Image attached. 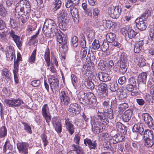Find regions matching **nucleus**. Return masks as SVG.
Returning <instances> with one entry per match:
<instances>
[{
    "label": "nucleus",
    "mask_w": 154,
    "mask_h": 154,
    "mask_svg": "<svg viewBox=\"0 0 154 154\" xmlns=\"http://www.w3.org/2000/svg\"><path fill=\"white\" fill-rule=\"evenodd\" d=\"M70 11L72 17L76 19L78 17V9L72 7L70 8Z\"/></svg>",
    "instance_id": "nucleus-38"
},
{
    "label": "nucleus",
    "mask_w": 154,
    "mask_h": 154,
    "mask_svg": "<svg viewBox=\"0 0 154 154\" xmlns=\"http://www.w3.org/2000/svg\"><path fill=\"white\" fill-rule=\"evenodd\" d=\"M71 42L74 47H77L79 44L78 38L75 36H73Z\"/></svg>",
    "instance_id": "nucleus-57"
},
{
    "label": "nucleus",
    "mask_w": 154,
    "mask_h": 154,
    "mask_svg": "<svg viewBox=\"0 0 154 154\" xmlns=\"http://www.w3.org/2000/svg\"><path fill=\"white\" fill-rule=\"evenodd\" d=\"M87 48H85V49H82L81 52V57L82 58H85L87 54Z\"/></svg>",
    "instance_id": "nucleus-63"
},
{
    "label": "nucleus",
    "mask_w": 154,
    "mask_h": 154,
    "mask_svg": "<svg viewBox=\"0 0 154 154\" xmlns=\"http://www.w3.org/2000/svg\"><path fill=\"white\" fill-rule=\"evenodd\" d=\"M144 19L140 17L137 18L135 20L137 28L141 31L145 30L147 27L146 21Z\"/></svg>",
    "instance_id": "nucleus-15"
},
{
    "label": "nucleus",
    "mask_w": 154,
    "mask_h": 154,
    "mask_svg": "<svg viewBox=\"0 0 154 154\" xmlns=\"http://www.w3.org/2000/svg\"><path fill=\"white\" fill-rule=\"evenodd\" d=\"M61 3L60 0H54L53 4V10L55 11L59 9L61 7Z\"/></svg>",
    "instance_id": "nucleus-36"
},
{
    "label": "nucleus",
    "mask_w": 154,
    "mask_h": 154,
    "mask_svg": "<svg viewBox=\"0 0 154 154\" xmlns=\"http://www.w3.org/2000/svg\"><path fill=\"white\" fill-rule=\"evenodd\" d=\"M6 57L8 60H12L14 55V51L12 46L9 47L6 53Z\"/></svg>",
    "instance_id": "nucleus-24"
},
{
    "label": "nucleus",
    "mask_w": 154,
    "mask_h": 154,
    "mask_svg": "<svg viewBox=\"0 0 154 154\" xmlns=\"http://www.w3.org/2000/svg\"><path fill=\"white\" fill-rule=\"evenodd\" d=\"M51 122L55 131L58 133H60L62 131V126L60 119L58 117L52 118Z\"/></svg>",
    "instance_id": "nucleus-11"
},
{
    "label": "nucleus",
    "mask_w": 154,
    "mask_h": 154,
    "mask_svg": "<svg viewBox=\"0 0 154 154\" xmlns=\"http://www.w3.org/2000/svg\"><path fill=\"white\" fill-rule=\"evenodd\" d=\"M100 12L99 10L97 8H95L93 10V18L96 20H97L98 18V15Z\"/></svg>",
    "instance_id": "nucleus-53"
},
{
    "label": "nucleus",
    "mask_w": 154,
    "mask_h": 154,
    "mask_svg": "<svg viewBox=\"0 0 154 154\" xmlns=\"http://www.w3.org/2000/svg\"><path fill=\"white\" fill-rule=\"evenodd\" d=\"M7 14V11L3 6L0 8V15L3 17L5 16Z\"/></svg>",
    "instance_id": "nucleus-64"
},
{
    "label": "nucleus",
    "mask_w": 154,
    "mask_h": 154,
    "mask_svg": "<svg viewBox=\"0 0 154 154\" xmlns=\"http://www.w3.org/2000/svg\"><path fill=\"white\" fill-rule=\"evenodd\" d=\"M142 117L145 123L148 125L149 128L152 126L153 119L147 113H143Z\"/></svg>",
    "instance_id": "nucleus-20"
},
{
    "label": "nucleus",
    "mask_w": 154,
    "mask_h": 154,
    "mask_svg": "<svg viewBox=\"0 0 154 154\" xmlns=\"http://www.w3.org/2000/svg\"><path fill=\"white\" fill-rule=\"evenodd\" d=\"M65 127L69 133L72 135L74 132L75 127L68 119H65Z\"/></svg>",
    "instance_id": "nucleus-21"
},
{
    "label": "nucleus",
    "mask_w": 154,
    "mask_h": 154,
    "mask_svg": "<svg viewBox=\"0 0 154 154\" xmlns=\"http://www.w3.org/2000/svg\"><path fill=\"white\" fill-rule=\"evenodd\" d=\"M126 63H120L119 68V71L122 73H125L127 71Z\"/></svg>",
    "instance_id": "nucleus-50"
},
{
    "label": "nucleus",
    "mask_w": 154,
    "mask_h": 154,
    "mask_svg": "<svg viewBox=\"0 0 154 154\" xmlns=\"http://www.w3.org/2000/svg\"><path fill=\"white\" fill-rule=\"evenodd\" d=\"M117 130L125 134L127 132L126 128L125 125L120 122H117L116 125Z\"/></svg>",
    "instance_id": "nucleus-27"
},
{
    "label": "nucleus",
    "mask_w": 154,
    "mask_h": 154,
    "mask_svg": "<svg viewBox=\"0 0 154 154\" xmlns=\"http://www.w3.org/2000/svg\"><path fill=\"white\" fill-rule=\"evenodd\" d=\"M111 21L109 20H104L102 21V24L105 28L109 29L111 27Z\"/></svg>",
    "instance_id": "nucleus-47"
},
{
    "label": "nucleus",
    "mask_w": 154,
    "mask_h": 154,
    "mask_svg": "<svg viewBox=\"0 0 154 154\" xmlns=\"http://www.w3.org/2000/svg\"><path fill=\"white\" fill-rule=\"evenodd\" d=\"M81 137V135L78 133L75 134L74 138V142L76 144V145H79Z\"/></svg>",
    "instance_id": "nucleus-54"
},
{
    "label": "nucleus",
    "mask_w": 154,
    "mask_h": 154,
    "mask_svg": "<svg viewBox=\"0 0 154 154\" xmlns=\"http://www.w3.org/2000/svg\"><path fill=\"white\" fill-rule=\"evenodd\" d=\"M41 138L44 143V146L45 147L48 143L46 134L45 133H43L41 135Z\"/></svg>",
    "instance_id": "nucleus-56"
},
{
    "label": "nucleus",
    "mask_w": 154,
    "mask_h": 154,
    "mask_svg": "<svg viewBox=\"0 0 154 154\" xmlns=\"http://www.w3.org/2000/svg\"><path fill=\"white\" fill-rule=\"evenodd\" d=\"M29 7V10L31 9L30 6L28 2H24L23 0H20L19 2L16 4L15 12V16L16 17L19 18L20 15H22L24 11H26Z\"/></svg>",
    "instance_id": "nucleus-3"
},
{
    "label": "nucleus",
    "mask_w": 154,
    "mask_h": 154,
    "mask_svg": "<svg viewBox=\"0 0 154 154\" xmlns=\"http://www.w3.org/2000/svg\"><path fill=\"white\" fill-rule=\"evenodd\" d=\"M139 87L137 85H131L130 84H128L126 86V89L129 91H132L134 89L137 88L139 89Z\"/></svg>",
    "instance_id": "nucleus-51"
},
{
    "label": "nucleus",
    "mask_w": 154,
    "mask_h": 154,
    "mask_svg": "<svg viewBox=\"0 0 154 154\" xmlns=\"http://www.w3.org/2000/svg\"><path fill=\"white\" fill-rule=\"evenodd\" d=\"M81 107L76 103H72L69 106L68 111L70 113L75 114H79L81 111Z\"/></svg>",
    "instance_id": "nucleus-17"
},
{
    "label": "nucleus",
    "mask_w": 154,
    "mask_h": 154,
    "mask_svg": "<svg viewBox=\"0 0 154 154\" xmlns=\"http://www.w3.org/2000/svg\"><path fill=\"white\" fill-rule=\"evenodd\" d=\"M36 54V50L35 49L33 50L31 56L29 59L28 61L29 63L32 64L35 61Z\"/></svg>",
    "instance_id": "nucleus-43"
},
{
    "label": "nucleus",
    "mask_w": 154,
    "mask_h": 154,
    "mask_svg": "<svg viewBox=\"0 0 154 154\" xmlns=\"http://www.w3.org/2000/svg\"><path fill=\"white\" fill-rule=\"evenodd\" d=\"M60 98L62 104L67 105L69 103L71 102L68 93L64 91H61L60 94Z\"/></svg>",
    "instance_id": "nucleus-14"
},
{
    "label": "nucleus",
    "mask_w": 154,
    "mask_h": 154,
    "mask_svg": "<svg viewBox=\"0 0 154 154\" xmlns=\"http://www.w3.org/2000/svg\"><path fill=\"white\" fill-rule=\"evenodd\" d=\"M91 122L92 124V130L96 134L102 132L105 125H107L109 123L105 118L103 113L99 112H98L96 116L93 117L91 119Z\"/></svg>",
    "instance_id": "nucleus-1"
},
{
    "label": "nucleus",
    "mask_w": 154,
    "mask_h": 154,
    "mask_svg": "<svg viewBox=\"0 0 154 154\" xmlns=\"http://www.w3.org/2000/svg\"><path fill=\"white\" fill-rule=\"evenodd\" d=\"M71 78L72 83L74 87L76 86V83L78 82V79L76 76L73 74L71 75Z\"/></svg>",
    "instance_id": "nucleus-55"
},
{
    "label": "nucleus",
    "mask_w": 154,
    "mask_h": 154,
    "mask_svg": "<svg viewBox=\"0 0 154 154\" xmlns=\"http://www.w3.org/2000/svg\"><path fill=\"white\" fill-rule=\"evenodd\" d=\"M98 76L100 80L101 81L106 82L110 79L109 75L106 73L100 72Z\"/></svg>",
    "instance_id": "nucleus-30"
},
{
    "label": "nucleus",
    "mask_w": 154,
    "mask_h": 154,
    "mask_svg": "<svg viewBox=\"0 0 154 154\" xmlns=\"http://www.w3.org/2000/svg\"><path fill=\"white\" fill-rule=\"evenodd\" d=\"M143 45V40H140L137 42L134 45V51L136 53H138L139 52Z\"/></svg>",
    "instance_id": "nucleus-29"
},
{
    "label": "nucleus",
    "mask_w": 154,
    "mask_h": 154,
    "mask_svg": "<svg viewBox=\"0 0 154 154\" xmlns=\"http://www.w3.org/2000/svg\"><path fill=\"white\" fill-rule=\"evenodd\" d=\"M84 143L91 149H97V144L96 141H92L91 139L86 138L84 140Z\"/></svg>",
    "instance_id": "nucleus-22"
},
{
    "label": "nucleus",
    "mask_w": 154,
    "mask_h": 154,
    "mask_svg": "<svg viewBox=\"0 0 154 154\" xmlns=\"http://www.w3.org/2000/svg\"><path fill=\"white\" fill-rule=\"evenodd\" d=\"M17 145L19 152L21 154H27L28 148H31L32 146V145L29 146L28 143L26 142L18 143Z\"/></svg>",
    "instance_id": "nucleus-10"
},
{
    "label": "nucleus",
    "mask_w": 154,
    "mask_h": 154,
    "mask_svg": "<svg viewBox=\"0 0 154 154\" xmlns=\"http://www.w3.org/2000/svg\"><path fill=\"white\" fill-rule=\"evenodd\" d=\"M22 123L24 126V129L27 133L31 134L32 132L31 126L27 123L25 122H22Z\"/></svg>",
    "instance_id": "nucleus-42"
},
{
    "label": "nucleus",
    "mask_w": 154,
    "mask_h": 154,
    "mask_svg": "<svg viewBox=\"0 0 154 154\" xmlns=\"http://www.w3.org/2000/svg\"><path fill=\"white\" fill-rule=\"evenodd\" d=\"M45 24L46 26H47L48 29L50 30L51 32H55V35L57 31V26L54 20L51 19H48L45 20Z\"/></svg>",
    "instance_id": "nucleus-13"
},
{
    "label": "nucleus",
    "mask_w": 154,
    "mask_h": 154,
    "mask_svg": "<svg viewBox=\"0 0 154 154\" xmlns=\"http://www.w3.org/2000/svg\"><path fill=\"white\" fill-rule=\"evenodd\" d=\"M127 57L125 53H122L120 57V63H126L127 61Z\"/></svg>",
    "instance_id": "nucleus-44"
},
{
    "label": "nucleus",
    "mask_w": 154,
    "mask_h": 154,
    "mask_svg": "<svg viewBox=\"0 0 154 154\" xmlns=\"http://www.w3.org/2000/svg\"><path fill=\"white\" fill-rule=\"evenodd\" d=\"M100 44L99 41L95 39L92 43V47L94 50H97L100 47Z\"/></svg>",
    "instance_id": "nucleus-46"
},
{
    "label": "nucleus",
    "mask_w": 154,
    "mask_h": 154,
    "mask_svg": "<svg viewBox=\"0 0 154 154\" xmlns=\"http://www.w3.org/2000/svg\"><path fill=\"white\" fill-rule=\"evenodd\" d=\"M80 94V97H79L80 102L85 105H88L89 100L88 97L89 95V93L85 94L82 92Z\"/></svg>",
    "instance_id": "nucleus-23"
},
{
    "label": "nucleus",
    "mask_w": 154,
    "mask_h": 154,
    "mask_svg": "<svg viewBox=\"0 0 154 154\" xmlns=\"http://www.w3.org/2000/svg\"><path fill=\"white\" fill-rule=\"evenodd\" d=\"M8 33L9 36L13 38L17 47L20 48L22 45V42L20 40V37L16 35L15 32L12 30L9 31Z\"/></svg>",
    "instance_id": "nucleus-16"
},
{
    "label": "nucleus",
    "mask_w": 154,
    "mask_h": 154,
    "mask_svg": "<svg viewBox=\"0 0 154 154\" xmlns=\"http://www.w3.org/2000/svg\"><path fill=\"white\" fill-rule=\"evenodd\" d=\"M2 75L5 79H10L11 73L6 68L2 70Z\"/></svg>",
    "instance_id": "nucleus-40"
},
{
    "label": "nucleus",
    "mask_w": 154,
    "mask_h": 154,
    "mask_svg": "<svg viewBox=\"0 0 154 154\" xmlns=\"http://www.w3.org/2000/svg\"><path fill=\"white\" fill-rule=\"evenodd\" d=\"M133 112L131 109H128L124 112L122 116L123 121L125 122H127L130 120L132 114Z\"/></svg>",
    "instance_id": "nucleus-26"
},
{
    "label": "nucleus",
    "mask_w": 154,
    "mask_h": 154,
    "mask_svg": "<svg viewBox=\"0 0 154 154\" xmlns=\"http://www.w3.org/2000/svg\"><path fill=\"white\" fill-rule=\"evenodd\" d=\"M109 103V101H104L103 103L102 106L105 112L106 113L108 117L111 119L113 118V111L110 108Z\"/></svg>",
    "instance_id": "nucleus-12"
},
{
    "label": "nucleus",
    "mask_w": 154,
    "mask_h": 154,
    "mask_svg": "<svg viewBox=\"0 0 154 154\" xmlns=\"http://www.w3.org/2000/svg\"><path fill=\"white\" fill-rule=\"evenodd\" d=\"M153 132L152 131L149 130H145L143 135V137H143L146 138V139L152 140L153 139Z\"/></svg>",
    "instance_id": "nucleus-35"
},
{
    "label": "nucleus",
    "mask_w": 154,
    "mask_h": 154,
    "mask_svg": "<svg viewBox=\"0 0 154 154\" xmlns=\"http://www.w3.org/2000/svg\"><path fill=\"white\" fill-rule=\"evenodd\" d=\"M50 86L51 89L53 92V90H57L58 89L59 85L58 80L56 77H51L49 80Z\"/></svg>",
    "instance_id": "nucleus-19"
},
{
    "label": "nucleus",
    "mask_w": 154,
    "mask_h": 154,
    "mask_svg": "<svg viewBox=\"0 0 154 154\" xmlns=\"http://www.w3.org/2000/svg\"><path fill=\"white\" fill-rule=\"evenodd\" d=\"M134 134V139H140L141 137H143L144 132L143 124L141 123H137L135 124L133 128Z\"/></svg>",
    "instance_id": "nucleus-4"
},
{
    "label": "nucleus",
    "mask_w": 154,
    "mask_h": 154,
    "mask_svg": "<svg viewBox=\"0 0 154 154\" xmlns=\"http://www.w3.org/2000/svg\"><path fill=\"white\" fill-rule=\"evenodd\" d=\"M58 23L61 29L65 28L68 20L66 19V14L64 10H61L57 14Z\"/></svg>",
    "instance_id": "nucleus-5"
},
{
    "label": "nucleus",
    "mask_w": 154,
    "mask_h": 154,
    "mask_svg": "<svg viewBox=\"0 0 154 154\" xmlns=\"http://www.w3.org/2000/svg\"><path fill=\"white\" fill-rule=\"evenodd\" d=\"M128 35L129 38H134L137 34V32L134 31L132 29H130L128 32Z\"/></svg>",
    "instance_id": "nucleus-49"
},
{
    "label": "nucleus",
    "mask_w": 154,
    "mask_h": 154,
    "mask_svg": "<svg viewBox=\"0 0 154 154\" xmlns=\"http://www.w3.org/2000/svg\"><path fill=\"white\" fill-rule=\"evenodd\" d=\"M96 88L100 92L99 95L100 98H103L105 97L107 95V85L104 83H101L97 86Z\"/></svg>",
    "instance_id": "nucleus-9"
},
{
    "label": "nucleus",
    "mask_w": 154,
    "mask_h": 154,
    "mask_svg": "<svg viewBox=\"0 0 154 154\" xmlns=\"http://www.w3.org/2000/svg\"><path fill=\"white\" fill-rule=\"evenodd\" d=\"M154 143V140L153 139L149 140L146 139L145 141V145H146L148 147H151Z\"/></svg>",
    "instance_id": "nucleus-59"
},
{
    "label": "nucleus",
    "mask_w": 154,
    "mask_h": 154,
    "mask_svg": "<svg viewBox=\"0 0 154 154\" xmlns=\"http://www.w3.org/2000/svg\"><path fill=\"white\" fill-rule=\"evenodd\" d=\"M128 107L129 105L127 103H124L119 105V109L120 111H124Z\"/></svg>",
    "instance_id": "nucleus-52"
},
{
    "label": "nucleus",
    "mask_w": 154,
    "mask_h": 154,
    "mask_svg": "<svg viewBox=\"0 0 154 154\" xmlns=\"http://www.w3.org/2000/svg\"><path fill=\"white\" fill-rule=\"evenodd\" d=\"M41 83L39 80H34L31 82V84L33 87H37L39 86Z\"/></svg>",
    "instance_id": "nucleus-62"
},
{
    "label": "nucleus",
    "mask_w": 154,
    "mask_h": 154,
    "mask_svg": "<svg viewBox=\"0 0 154 154\" xmlns=\"http://www.w3.org/2000/svg\"><path fill=\"white\" fill-rule=\"evenodd\" d=\"M136 60L137 65L140 67H143L146 64V60L142 55L137 56L136 58Z\"/></svg>",
    "instance_id": "nucleus-28"
},
{
    "label": "nucleus",
    "mask_w": 154,
    "mask_h": 154,
    "mask_svg": "<svg viewBox=\"0 0 154 154\" xmlns=\"http://www.w3.org/2000/svg\"><path fill=\"white\" fill-rule=\"evenodd\" d=\"M124 134H118L115 135L113 137V139L115 140L116 143H118L124 140L125 139Z\"/></svg>",
    "instance_id": "nucleus-32"
},
{
    "label": "nucleus",
    "mask_w": 154,
    "mask_h": 154,
    "mask_svg": "<svg viewBox=\"0 0 154 154\" xmlns=\"http://www.w3.org/2000/svg\"><path fill=\"white\" fill-rule=\"evenodd\" d=\"M150 14V11L149 10H146L145 12L142 14L141 18H142L145 19Z\"/></svg>",
    "instance_id": "nucleus-60"
},
{
    "label": "nucleus",
    "mask_w": 154,
    "mask_h": 154,
    "mask_svg": "<svg viewBox=\"0 0 154 154\" xmlns=\"http://www.w3.org/2000/svg\"><path fill=\"white\" fill-rule=\"evenodd\" d=\"M74 150L76 151L77 154H85L82 149L78 145H72Z\"/></svg>",
    "instance_id": "nucleus-37"
},
{
    "label": "nucleus",
    "mask_w": 154,
    "mask_h": 154,
    "mask_svg": "<svg viewBox=\"0 0 154 154\" xmlns=\"http://www.w3.org/2000/svg\"><path fill=\"white\" fill-rule=\"evenodd\" d=\"M41 113L47 123H49L51 120V116L50 112L48 106L47 104H45L42 107Z\"/></svg>",
    "instance_id": "nucleus-8"
},
{
    "label": "nucleus",
    "mask_w": 154,
    "mask_h": 154,
    "mask_svg": "<svg viewBox=\"0 0 154 154\" xmlns=\"http://www.w3.org/2000/svg\"><path fill=\"white\" fill-rule=\"evenodd\" d=\"M29 7H28V9L26 10V11H24L22 15L20 16V19L21 20L22 23H25L28 20L29 14L30 11V10H29Z\"/></svg>",
    "instance_id": "nucleus-25"
},
{
    "label": "nucleus",
    "mask_w": 154,
    "mask_h": 154,
    "mask_svg": "<svg viewBox=\"0 0 154 154\" xmlns=\"http://www.w3.org/2000/svg\"><path fill=\"white\" fill-rule=\"evenodd\" d=\"M116 38V35L112 32H110L108 33L106 36V38L108 42H113Z\"/></svg>",
    "instance_id": "nucleus-39"
},
{
    "label": "nucleus",
    "mask_w": 154,
    "mask_h": 154,
    "mask_svg": "<svg viewBox=\"0 0 154 154\" xmlns=\"http://www.w3.org/2000/svg\"><path fill=\"white\" fill-rule=\"evenodd\" d=\"M4 102L9 107L14 108L18 107L22 104H23V101L20 98L13 99L11 100H5Z\"/></svg>",
    "instance_id": "nucleus-7"
},
{
    "label": "nucleus",
    "mask_w": 154,
    "mask_h": 154,
    "mask_svg": "<svg viewBox=\"0 0 154 154\" xmlns=\"http://www.w3.org/2000/svg\"><path fill=\"white\" fill-rule=\"evenodd\" d=\"M108 12L111 17L112 18L117 19L120 16L122 12L120 6H111L108 8Z\"/></svg>",
    "instance_id": "nucleus-6"
},
{
    "label": "nucleus",
    "mask_w": 154,
    "mask_h": 154,
    "mask_svg": "<svg viewBox=\"0 0 154 154\" xmlns=\"http://www.w3.org/2000/svg\"><path fill=\"white\" fill-rule=\"evenodd\" d=\"M50 53L49 49L47 48L45 50V59L47 65L49 66L50 65Z\"/></svg>",
    "instance_id": "nucleus-33"
},
{
    "label": "nucleus",
    "mask_w": 154,
    "mask_h": 154,
    "mask_svg": "<svg viewBox=\"0 0 154 154\" xmlns=\"http://www.w3.org/2000/svg\"><path fill=\"white\" fill-rule=\"evenodd\" d=\"M101 48L103 51H106L108 49V44L107 42H103L101 46Z\"/></svg>",
    "instance_id": "nucleus-61"
},
{
    "label": "nucleus",
    "mask_w": 154,
    "mask_h": 154,
    "mask_svg": "<svg viewBox=\"0 0 154 154\" xmlns=\"http://www.w3.org/2000/svg\"><path fill=\"white\" fill-rule=\"evenodd\" d=\"M57 41L62 45L61 47L59 48V51L62 57L61 58L65 59L66 58V54L68 50L67 38L61 32L57 34Z\"/></svg>",
    "instance_id": "nucleus-2"
},
{
    "label": "nucleus",
    "mask_w": 154,
    "mask_h": 154,
    "mask_svg": "<svg viewBox=\"0 0 154 154\" xmlns=\"http://www.w3.org/2000/svg\"><path fill=\"white\" fill-rule=\"evenodd\" d=\"M49 29H48L47 26H46L44 23L42 28V31L43 33L46 36L49 38H52L55 36V32H51L50 31V32H48L47 30Z\"/></svg>",
    "instance_id": "nucleus-31"
},
{
    "label": "nucleus",
    "mask_w": 154,
    "mask_h": 154,
    "mask_svg": "<svg viewBox=\"0 0 154 154\" xmlns=\"http://www.w3.org/2000/svg\"><path fill=\"white\" fill-rule=\"evenodd\" d=\"M128 83L129 84L133 85H137V79L134 77H131L128 79Z\"/></svg>",
    "instance_id": "nucleus-58"
},
{
    "label": "nucleus",
    "mask_w": 154,
    "mask_h": 154,
    "mask_svg": "<svg viewBox=\"0 0 154 154\" xmlns=\"http://www.w3.org/2000/svg\"><path fill=\"white\" fill-rule=\"evenodd\" d=\"M85 86L88 89L92 90L94 88V85L93 82L90 80L85 81Z\"/></svg>",
    "instance_id": "nucleus-45"
},
{
    "label": "nucleus",
    "mask_w": 154,
    "mask_h": 154,
    "mask_svg": "<svg viewBox=\"0 0 154 154\" xmlns=\"http://www.w3.org/2000/svg\"><path fill=\"white\" fill-rule=\"evenodd\" d=\"M88 97L89 98V100L88 105H91V106H93L96 104L97 101L96 98L93 94L89 93V95Z\"/></svg>",
    "instance_id": "nucleus-34"
},
{
    "label": "nucleus",
    "mask_w": 154,
    "mask_h": 154,
    "mask_svg": "<svg viewBox=\"0 0 154 154\" xmlns=\"http://www.w3.org/2000/svg\"><path fill=\"white\" fill-rule=\"evenodd\" d=\"M117 94L119 96L121 99L125 98L127 96L126 93L121 89H118L117 91Z\"/></svg>",
    "instance_id": "nucleus-48"
},
{
    "label": "nucleus",
    "mask_w": 154,
    "mask_h": 154,
    "mask_svg": "<svg viewBox=\"0 0 154 154\" xmlns=\"http://www.w3.org/2000/svg\"><path fill=\"white\" fill-rule=\"evenodd\" d=\"M147 72H143L140 74L138 76L137 84L138 87L140 84H142L145 85L147 77Z\"/></svg>",
    "instance_id": "nucleus-18"
},
{
    "label": "nucleus",
    "mask_w": 154,
    "mask_h": 154,
    "mask_svg": "<svg viewBox=\"0 0 154 154\" xmlns=\"http://www.w3.org/2000/svg\"><path fill=\"white\" fill-rule=\"evenodd\" d=\"M7 134V130L6 127L2 126L0 128V138L4 137Z\"/></svg>",
    "instance_id": "nucleus-41"
}]
</instances>
